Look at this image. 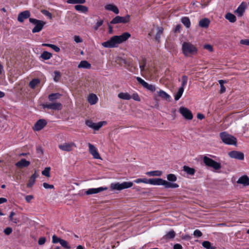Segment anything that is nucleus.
I'll use <instances>...</instances> for the list:
<instances>
[{
	"label": "nucleus",
	"instance_id": "obj_59",
	"mask_svg": "<svg viewBox=\"0 0 249 249\" xmlns=\"http://www.w3.org/2000/svg\"><path fill=\"white\" fill-rule=\"evenodd\" d=\"M240 43L243 45L249 46V39H241Z\"/></svg>",
	"mask_w": 249,
	"mask_h": 249
},
{
	"label": "nucleus",
	"instance_id": "obj_57",
	"mask_svg": "<svg viewBox=\"0 0 249 249\" xmlns=\"http://www.w3.org/2000/svg\"><path fill=\"white\" fill-rule=\"evenodd\" d=\"M204 48L208 50L209 51L212 52L213 51V48L212 45L210 44H206L204 46Z\"/></svg>",
	"mask_w": 249,
	"mask_h": 249
},
{
	"label": "nucleus",
	"instance_id": "obj_29",
	"mask_svg": "<svg viewBox=\"0 0 249 249\" xmlns=\"http://www.w3.org/2000/svg\"><path fill=\"white\" fill-rule=\"evenodd\" d=\"M61 94L59 93H52L48 96V99L50 101H53L56 99H59Z\"/></svg>",
	"mask_w": 249,
	"mask_h": 249
},
{
	"label": "nucleus",
	"instance_id": "obj_4",
	"mask_svg": "<svg viewBox=\"0 0 249 249\" xmlns=\"http://www.w3.org/2000/svg\"><path fill=\"white\" fill-rule=\"evenodd\" d=\"M132 186L133 183L132 182H123L122 183H112L110 184V187L111 190L121 191L130 188Z\"/></svg>",
	"mask_w": 249,
	"mask_h": 249
},
{
	"label": "nucleus",
	"instance_id": "obj_35",
	"mask_svg": "<svg viewBox=\"0 0 249 249\" xmlns=\"http://www.w3.org/2000/svg\"><path fill=\"white\" fill-rule=\"evenodd\" d=\"M158 95L159 96L161 97L162 98L167 100L170 98V95H168L166 92L164 91L163 90H160L158 92Z\"/></svg>",
	"mask_w": 249,
	"mask_h": 249
},
{
	"label": "nucleus",
	"instance_id": "obj_34",
	"mask_svg": "<svg viewBox=\"0 0 249 249\" xmlns=\"http://www.w3.org/2000/svg\"><path fill=\"white\" fill-rule=\"evenodd\" d=\"M40 83L38 79H34L30 82L29 86L31 89H35V87Z\"/></svg>",
	"mask_w": 249,
	"mask_h": 249
},
{
	"label": "nucleus",
	"instance_id": "obj_46",
	"mask_svg": "<svg viewBox=\"0 0 249 249\" xmlns=\"http://www.w3.org/2000/svg\"><path fill=\"white\" fill-rule=\"evenodd\" d=\"M60 244L63 247L66 249H69L71 248V247L69 245L68 243L63 239H61Z\"/></svg>",
	"mask_w": 249,
	"mask_h": 249
},
{
	"label": "nucleus",
	"instance_id": "obj_9",
	"mask_svg": "<svg viewBox=\"0 0 249 249\" xmlns=\"http://www.w3.org/2000/svg\"><path fill=\"white\" fill-rule=\"evenodd\" d=\"M58 147L62 151L70 152L76 147V145L73 142H64L58 145Z\"/></svg>",
	"mask_w": 249,
	"mask_h": 249
},
{
	"label": "nucleus",
	"instance_id": "obj_30",
	"mask_svg": "<svg viewBox=\"0 0 249 249\" xmlns=\"http://www.w3.org/2000/svg\"><path fill=\"white\" fill-rule=\"evenodd\" d=\"M78 67L79 68H86L89 69L91 67V65L88 61L86 60L81 61L79 64Z\"/></svg>",
	"mask_w": 249,
	"mask_h": 249
},
{
	"label": "nucleus",
	"instance_id": "obj_2",
	"mask_svg": "<svg viewBox=\"0 0 249 249\" xmlns=\"http://www.w3.org/2000/svg\"><path fill=\"white\" fill-rule=\"evenodd\" d=\"M219 136L222 142L226 144L236 145L237 144V139L226 132H221Z\"/></svg>",
	"mask_w": 249,
	"mask_h": 249
},
{
	"label": "nucleus",
	"instance_id": "obj_45",
	"mask_svg": "<svg viewBox=\"0 0 249 249\" xmlns=\"http://www.w3.org/2000/svg\"><path fill=\"white\" fill-rule=\"evenodd\" d=\"M167 178L170 181H176L177 179L176 176L172 174H170L167 175Z\"/></svg>",
	"mask_w": 249,
	"mask_h": 249
},
{
	"label": "nucleus",
	"instance_id": "obj_27",
	"mask_svg": "<svg viewBox=\"0 0 249 249\" xmlns=\"http://www.w3.org/2000/svg\"><path fill=\"white\" fill-rule=\"evenodd\" d=\"M118 97L120 99L126 100L131 98V96L127 92H120L118 94Z\"/></svg>",
	"mask_w": 249,
	"mask_h": 249
},
{
	"label": "nucleus",
	"instance_id": "obj_28",
	"mask_svg": "<svg viewBox=\"0 0 249 249\" xmlns=\"http://www.w3.org/2000/svg\"><path fill=\"white\" fill-rule=\"evenodd\" d=\"M74 8L76 10L82 13H86L88 11V7L84 5H76Z\"/></svg>",
	"mask_w": 249,
	"mask_h": 249
},
{
	"label": "nucleus",
	"instance_id": "obj_31",
	"mask_svg": "<svg viewBox=\"0 0 249 249\" xmlns=\"http://www.w3.org/2000/svg\"><path fill=\"white\" fill-rule=\"evenodd\" d=\"M225 18L231 22H234L236 20L235 16L231 13L227 14L225 16Z\"/></svg>",
	"mask_w": 249,
	"mask_h": 249
},
{
	"label": "nucleus",
	"instance_id": "obj_22",
	"mask_svg": "<svg viewBox=\"0 0 249 249\" xmlns=\"http://www.w3.org/2000/svg\"><path fill=\"white\" fill-rule=\"evenodd\" d=\"M163 186L165 188H176L178 187V185L176 183L168 182L165 180H163Z\"/></svg>",
	"mask_w": 249,
	"mask_h": 249
},
{
	"label": "nucleus",
	"instance_id": "obj_40",
	"mask_svg": "<svg viewBox=\"0 0 249 249\" xmlns=\"http://www.w3.org/2000/svg\"><path fill=\"white\" fill-rule=\"evenodd\" d=\"M202 245L206 249H215V247L211 246V243L208 241L203 242Z\"/></svg>",
	"mask_w": 249,
	"mask_h": 249
},
{
	"label": "nucleus",
	"instance_id": "obj_17",
	"mask_svg": "<svg viewBox=\"0 0 249 249\" xmlns=\"http://www.w3.org/2000/svg\"><path fill=\"white\" fill-rule=\"evenodd\" d=\"M30 12L29 11H24L19 14L18 17V20L20 22H23L25 19L29 18L30 17Z\"/></svg>",
	"mask_w": 249,
	"mask_h": 249
},
{
	"label": "nucleus",
	"instance_id": "obj_5",
	"mask_svg": "<svg viewBox=\"0 0 249 249\" xmlns=\"http://www.w3.org/2000/svg\"><path fill=\"white\" fill-rule=\"evenodd\" d=\"M29 21L35 25V27L32 29L33 33L40 32L46 23L44 21L33 18H30Z\"/></svg>",
	"mask_w": 249,
	"mask_h": 249
},
{
	"label": "nucleus",
	"instance_id": "obj_60",
	"mask_svg": "<svg viewBox=\"0 0 249 249\" xmlns=\"http://www.w3.org/2000/svg\"><path fill=\"white\" fill-rule=\"evenodd\" d=\"M51 48L53 49L55 52H59L60 51V48L57 46L52 44Z\"/></svg>",
	"mask_w": 249,
	"mask_h": 249
},
{
	"label": "nucleus",
	"instance_id": "obj_7",
	"mask_svg": "<svg viewBox=\"0 0 249 249\" xmlns=\"http://www.w3.org/2000/svg\"><path fill=\"white\" fill-rule=\"evenodd\" d=\"M130 17L127 15L125 17L116 16L110 22V24L127 23L130 21Z\"/></svg>",
	"mask_w": 249,
	"mask_h": 249
},
{
	"label": "nucleus",
	"instance_id": "obj_21",
	"mask_svg": "<svg viewBox=\"0 0 249 249\" xmlns=\"http://www.w3.org/2000/svg\"><path fill=\"white\" fill-rule=\"evenodd\" d=\"M164 179L160 178H150L149 184L154 185H163Z\"/></svg>",
	"mask_w": 249,
	"mask_h": 249
},
{
	"label": "nucleus",
	"instance_id": "obj_18",
	"mask_svg": "<svg viewBox=\"0 0 249 249\" xmlns=\"http://www.w3.org/2000/svg\"><path fill=\"white\" fill-rule=\"evenodd\" d=\"M30 164L29 161L26 160L25 159H22L19 161L17 162L15 165L18 168H22L28 167Z\"/></svg>",
	"mask_w": 249,
	"mask_h": 249
},
{
	"label": "nucleus",
	"instance_id": "obj_23",
	"mask_svg": "<svg viewBox=\"0 0 249 249\" xmlns=\"http://www.w3.org/2000/svg\"><path fill=\"white\" fill-rule=\"evenodd\" d=\"M237 183L244 185H249V178L247 176H242L238 179Z\"/></svg>",
	"mask_w": 249,
	"mask_h": 249
},
{
	"label": "nucleus",
	"instance_id": "obj_13",
	"mask_svg": "<svg viewBox=\"0 0 249 249\" xmlns=\"http://www.w3.org/2000/svg\"><path fill=\"white\" fill-rule=\"evenodd\" d=\"M89 152L95 159H101V156L97 151V148L90 143H88Z\"/></svg>",
	"mask_w": 249,
	"mask_h": 249
},
{
	"label": "nucleus",
	"instance_id": "obj_56",
	"mask_svg": "<svg viewBox=\"0 0 249 249\" xmlns=\"http://www.w3.org/2000/svg\"><path fill=\"white\" fill-rule=\"evenodd\" d=\"M74 40L76 43H81L82 42V39L79 36H74Z\"/></svg>",
	"mask_w": 249,
	"mask_h": 249
},
{
	"label": "nucleus",
	"instance_id": "obj_41",
	"mask_svg": "<svg viewBox=\"0 0 249 249\" xmlns=\"http://www.w3.org/2000/svg\"><path fill=\"white\" fill-rule=\"evenodd\" d=\"M176 233L175 232L172 230L168 232L164 236V238L165 239H172L175 236Z\"/></svg>",
	"mask_w": 249,
	"mask_h": 249
},
{
	"label": "nucleus",
	"instance_id": "obj_55",
	"mask_svg": "<svg viewBox=\"0 0 249 249\" xmlns=\"http://www.w3.org/2000/svg\"><path fill=\"white\" fill-rule=\"evenodd\" d=\"M54 74H55V77H54V80L56 82H57L59 80L60 77V72L57 71H55Z\"/></svg>",
	"mask_w": 249,
	"mask_h": 249
},
{
	"label": "nucleus",
	"instance_id": "obj_6",
	"mask_svg": "<svg viewBox=\"0 0 249 249\" xmlns=\"http://www.w3.org/2000/svg\"><path fill=\"white\" fill-rule=\"evenodd\" d=\"M203 160L206 166L212 167L215 170H218L221 167L220 163L214 161L207 156H204Z\"/></svg>",
	"mask_w": 249,
	"mask_h": 249
},
{
	"label": "nucleus",
	"instance_id": "obj_36",
	"mask_svg": "<svg viewBox=\"0 0 249 249\" xmlns=\"http://www.w3.org/2000/svg\"><path fill=\"white\" fill-rule=\"evenodd\" d=\"M146 174L149 176H160L162 175V172L160 171H153L148 172Z\"/></svg>",
	"mask_w": 249,
	"mask_h": 249
},
{
	"label": "nucleus",
	"instance_id": "obj_54",
	"mask_svg": "<svg viewBox=\"0 0 249 249\" xmlns=\"http://www.w3.org/2000/svg\"><path fill=\"white\" fill-rule=\"evenodd\" d=\"M43 186L45 188V189H53L54 188V186L53 185H52V184H49L47 183H46V182H44L43 183Z\"/></svg>",
	"mask_w": 249,
	"mask_h": 249
},
{
	"label": "nucleus",
	"instance_id": "obj_24",
	"mask_svg": "<svg viewBox=\"0 0 249 249\" xmlns=\"http://www.w3.org/2000/svg\"><path fill=\"white\" fill-rule=\"evenodd\" d=\"M38 176V174H36V171L35 173L31 176V177L30 178V179L29 180V182L27 184V186L28 188H31L33 186V185L34 184L36 178Z\"/></svg>",
	"mask_w": 249,
	"mask_h": 249
},
{
	"label": "nucleus",
	"instance_id": "obj_53",
	"mask_svg": "<svg viewBox=\"0 0 249 249\" xmlns=\"http://www.w3.org/2000/svg\"><path fill=\"white\" fill-rule=\"evenodd\" d=\"M131 98L136 101H140L141 99L137 93H133L131 96Z\"/></svg>",
	"mask_w": 249,
	"mask_h": 249
},
{
	"label": "nucleus",
	"instance_id": "obj_51",
	"mask_svg": "<svg viewBox=\"0 0 249 249\" xmlns=\"http://www.w3.org/2000/svg\"><path fill=\"white\" fill-rule=\"evenodd\" d=\"M42 13L44 15H45L46 16L48 17V18H49L50 19L52 18V14L49 12L47 10H43L42 11Z\"/></svg>",
	"mask_w": 249,
	"mask_h": 249
},
{
	"label": "nucleus",
	"instance_id": "obj_63",
	"mask_svg": "<svg viewBox=\"0 0 249 249\" xmlns=\"http://www.w3.org/2000/svg\"><path fill=\"white\" fill-rule=\"evenodd\" d=\"M181 29V25H177L174 29L175 32H179L180 30Z\"/></svg>",
	"mask_w": 249,
	"mask_h": 249
},
{
	"label": "nucleus",
	"instance_id": "obj_14",
	"mask_svg": "<svg viewBox=\"0 0 249 249\" xmlns=\"http://www.w3.org/2000/svg\"><path fill=\"white\" fill-rule=\"evenodd\" d=\"M107 189V187H100L97 188H89L85 191V194L88 196L91 195L98 194L102 191H106Z\"/></svg>",
	"mask_w": 249,
	"mask_h": 249
},
{
	"label": "nucleus",
	"instance_id": "obj_8",
	"mask_svg": "<svg viewBox=\"0 0 249 249\" xmlns=\"http://www.w3.org/2000/svg\"><path fill=\"white\" fill-rule=\"evenodd\" d=\"M86 124L89 127L93 128L95 130H98L103 125L107 124V122L106 121H101L96 124L90 120H87L86 121Z\"/></svg>",
	"mask_w": 249,
	"mask_h": 249
},
{
	"label": "nucleus",
	"instance_id": "obj_12",
	"mask_svg": "<svg viewBox=\"0 0 249 249\" xmlns=\"http://www.w3.org/2000/svg\"><path fill=\"white\" fill-rule=\"evenodd\" d=\"M42 106L44 108L53 110H61L62 108V105L58 102L47 103L43 104Z\"/></svg>",
	"mask_w": 249,
	"mask_h": 249
},
{
	"label": "nucleus",
	"instance_id": "obj_47",
	"mask_svg": "<svg viewBox=\"0 0 249 249\" xmlns=\"http://www.w3.org/2000/svg\"><path fill=\"white\" fill-rule=\"evenodd\" d=\"M62 239L57 237L55 235H53L52 237V242L54 244L60 243V241Z\"/></svg>",
	"mask_w": 249,
	"mask_h": 249
},
{
	"label": "nucleus",
	"instance_id": "obj_33",
	"mask_svg": "<svg viewBox=\"0 0 249 249\" xmlns=\"http://www.w3.org/2000/svg\"><path fill=\"white\" fill-rule=\"evenodd\" d=\"M52 56V54L48 52H43L40 55V57L44 60H48Z\"/></svg>",
	"mask_w": 249,
	"mask_h": 249
},
{
	"label": "nucleus",
	"instance_id": "obj_49",
	"mask_svg": "<svg viewBox=\"0 0 249 249\" xmlns=\"http://www.w3.org/2000/svg\"><path fill=\"white\" fill-rule=\"evenodd\" d=\"M193 234L196 237H200L202 235V232L198 230H195Z\"/></svg>",
	"mask_w": 249,
	"mask_h": 249
},
{
	"label": "nucleus",
	"instance_id": "obj_39",
	"mask_svg": "<svg viewBox=\"0 0 249 249\" xmlns=\"http://www.w3.org/2000/svg\"><path fill=\"white\" fill-rule=\"evenodd\" d=\"M184 91V89L183 88H179L178 92L175 95V100L178 101L182 96Z\"/></svg>",
	"mask_w": 249,
	"mask_h": 249
},
{
	"label": "nucleus",
	"instance_id": "obj_19",
	"mask_svg": "<svg viewBox=\"0 0 249 249\" xmlns=\"http://www.w3.org/2000/svg\"><path fill=\"white\" fill-rule=\"evenodd\" d=\"M246 8V5L245 3L242 2L237 8L235 11V13L237 14L238 17H242L245 11Z\"/></svg>",
	"mask_w": 249,
	"mask_h": 249
},
{
	"label": "nucleus",
	"instance_id": "obj_26",
	"mask_svg": "<svg viewBox=\"0 0 249 249\" xmlns=\"http://www.w3.org/2000/svg\"><path fill=\"white\" fill-rule=\"evenodd\" d=\"M98 97L94 94H90L88 98V102L90 105H94L98 101Z\"/></svg>",
	"mask_w": 249,
	"mask_h": 249
},
{
	"label": "nucleus",
	"instance_id": "obj_16",
	"mask_svg": "<svg viewBox=\"0 0 249 249\" xmlns=\"http://www.w3.org/2000/svg\"><path fill=\"white\" fill-rule=\"evenodd\" d=\"M47 124V122L44 119H40L35 124L34 130L35 131H39L41 130Z\"/></svg>",
	"mask_w": 249,
	"mask_h": 249
},
{
	"label": "nucleus",
	"instance_id": "obj_11",
	"mask_svg": "<svg viewBox=\"0 0 249 249\" xmlns=\"http://www.w3.org/2000/svg\"><path fill=\"white\" fill-rule=\"evenodd\" d=\"M136 79L139 83H140L144 88L146 89L147 90L152 92H154L156 90V87L155 85L149 84L148 83L139 77H137Z\"/></svg>",
	"mask_w": 249,
	"mask_h": 249
},
{
	"label": "nucleus",
	"instance_id": "obj_64",
	"mask_svg": "<svg viewBox=\"0 0 249 249\" xmlns=\"http://www.w3.org/2000/svg\"><path fill=\"white\" fill-rule=\"evenodd\" d=\"M150 180V178L147 179L146 178H142V183H144L145 184H149V181Z\"/></svg>",
	"mask_w": 249,
	"mask_h": 249
},
{
	"label": "nucleus",
	"instance_id": "obj_48",
	"mask_svg": "<svg viewBox=\"0 0 249 249\" xmlns=\"http://www.w3.org/2000/svg\"><path fill=\"white\" fill-rule=\"evenodd\" d=\"M145 65H146V60L145 59H143L142 60V63L140 66V68L141 72H143L145 71Z\"/></svg>",
	"mask_w": 249,
	"mask_h": 249
},
{
	"label": "nucleus",
	"instance_id": "obj_38",
	"mask_svg": "<svg viewBox=\"0 0 249 249\" xmlns=\"http://www.w3.org/2000/svg\"><path fill=\"white\" fill-rule=\"evenodd\" d=\"M163 32V29L162 27L158 28V32L156 34L155 36V39L158 42H160V36L162 35Z\"/></svg>",
	"mask_w": 249,
	"mask_h": 249
},
{
	"label": "nucleus",
	"instance_id": "obj_37",
	"mask_svg": "<svg viewBox=\"0 0 249 249\" xmlns=\"http://www.w3.org/2000/svg\"><path fill=\"white\" fill-rule=\"evenodd\" d=\"M182 23L187 27L189 28L191 26V22L188 17H183L181 20Z\"/></svg>",
	"mask_w": 249,
	"mask_h": 249
},
{
	"label": "nucleus",
	"instance_id": "obj_61",
	"mask_svg": "<svg viewBox=\"0 0 249 249\" xmlns=\"http://www.w3.org/2000/svg\"><path fill=\"white\" fill-rule=\"evenodd\" d=\"M33 198L34 197L32 195H28L26 196L25 200L28 203H30Z\"/></svg>",
	"mask_w": 249,
	"mask_h": 249
},
{
	"label": "nucleus",
	"instance_id": "obj_44",
	"mask_svg": "<svg viewBox=\"0 0 249 249\" xmlns=\"http://www.w3.org/2000/svg\"><path fill=\"white\" fill-rule=\"evenodd\" d=\"M187 81H188V77L186 75L182 76L181 87L180 88H183V89H184V87L187 85Z\"/></svg>",
	"mask_w": 249,
	"mask_h": 249
},
{
	"label": "nucleus",
	"instance_id": "obj_58",
	"mask_svg": "<svg viewBox=\"0 0 249 249\" xmlns=\"http://www.w3.org/2000/svg\"><path fill=\"white\" fill-rule=\"evenodd\" d=\"M45 242H46V238L45 237H40L39 239L38 243L40 245H42L44 244Z\"/></svg>",
	"mask_w": 249,
	"mask_h": 249
},
{
	"label": "nucleus",
	"instance_id": "obj_52",
	"mask_svg": "<svg viewBox=\"0 0 249 249\" xmlns=\"http://www.w3.org/2000/svg\"><path fill=\"white\" fill-rule=\"evenodd\" d=\"M12 231H13V230L11 228L7 227L4 229V232L6 235H8L12 233Z\"/></svg>",
	"mask_w": 249,
	"mask_h": 249
},
{
	"label": "nucleus",
	"instance_id": "obj_10",
	"mask_svg": "<svg viewBox=\"0 0 249 249\" xmlns=\"http://www.w3.org/2000/svg\"><path fill=\"white\" fill-rule=\"evenodd\" d=\"M179 113L186 120H191L193 118L192 112L187 108L181 107L179 109Z\"/></svg>",
	"mask_w": 249,
	"mask_h": 249
},
{
	"label": "nucleus",
	"instance_id": "obj_3",
	"mask_svg": "<svg viewBox=\"0 0 249 249\" xmlns=\"http://www.w3.org/2000/svg\"><path fill=\"white\" fill-rule=\"evenodd\" d=\"M182 50L185 56L194 55L197 53L196 48L190 42H183L182 45Z\"/></svg>",
	"mask_w": 249,
	"mask_h": 249
},
{
	"label": "nucleus",
	"instance_id": "obj_25",
	"mask_svg": "<svg viewBox=\"0 0 249 249\" xmlns=\"http://www.w3.org/2000/svg\"><path fill=\"white\" fill-rule=\"evenodd\" d=\"M210 23V20L207 18L201 19L199 22V26L202 28H208Z\"/></svg>",
	"mask_w": 249,
	"mask_h": 249
},
{
	"label": "nucleus",
	"instance_id": "obj_62",
	"mask_svg": "<svg viewBox=\"0 0 249 249\" xmlns=\"http://www.w3.org/2000/svg\"><path fill=\"white\" fill-rule=\"evenodd\" d=\"M174 249H182V247L179 244H175L173 247Z\"/></svg>",
	"mask_w": 249,
	"mask_h": 249
},
{
	"label": "nucleus",
	"instance_id": "obj_32",
	"mask_svg": "<svg viewBox=\"0 0 249 249\" xmlns=\"http://www.w3.org/2000/svg\"><path fill=\"white\" fill-rule=\"evenodd\" d=\"M183 170L185 171L188 174L191 175H194L195 173V169L189 167V166L186 165L183 166Z\"/></svg>",
	"mask_w": 249,
	"mask_h": 249
},
{
	"label": "nucleus",
	"instance_id": "obj_20",
	"mask_svg": "<svg viewBox=\"0 0 249 249\" xmlns=\"http://www.w3.org/2000/svg\"><path fill=\"white\" fill-rule=\"evenodd\" d=\"M105 8L107 10L113 12L116 14H118L119 13V10L118 7L114 4H107L105 6Z\"/></svg>",
	"mask_w": 249,
	"mask_h": 249
},
{
	"label": "nucleus",
	"instance_id": "obj_50",
	"mask_svg": "<svg viewBox=\"0 0 249 249\" xmlns=\"http://www.w3.org/2000/svg\"><path fill=\"white\" fill-rule=\"evenodd\" d=\"M103 23V20H100L97 22V23L95 24V25L94 26V29L95 30H97L99 27H100Z\"/></svg>",
	"mask_w": 249,
	"mask_h": 249
},
{
	"label": "nucleus",
	"instance_id": "obj_15",
	"mask_svg": "<svg viewBox=\"0 0 249 249\" xmlns=\"http://www.w3.org/2000/svg\"><path fill=\"white\" fill-rule=\"evenodd\" d=\"M228 154L231 158L239 160H243L244 158V154L242 152L237 151H231Z\"/></svg>",
	"mask_w": 249,
	"mask_h": 249
},
{
	"label": "nucleus",
	"instance_id": "obj_1",
	"mask_svg": "<svg viewBox=\"0 0 249 249\" xmlns=\"http://www.w3.org/2000/svg\"><path fill=\"white\" fill-rule=\"evenodd\" d=\"M130 36L131 35L128 32L124 33L120 36H114L107 41L103 42L102 45L108 48L116 47L118 44L126 41Z\"/></svg>",
	"mask_w": 249,
	"mask_h": 249
},
{
	"label": "nucleus",
	"instance_id": "obj_43",
	"mask_svg": "<svg viewBox=\"0 0 249 249\" xmlns=\"http://www.w3.org/2000/svg\"><path fill=\"white\" fill-rule=\"evenodd\" d=\"M50 170H51L50 167L45 168V169L42 171V174L47 177H50Z\"/></svg>",
	"mask_w": 249,
	"mask_h": 249
},
{
	"label": "nucleus",
	"instance_id": "obj_42",
	"mask_svg": "<svg viewBox=\"0 0 249 249\" xmlns=\"http://www.w3.org/2000/svg\"><path fill=\"white\" fill-rule=\"evenodd\" d=\"M67 3L70 4H84L86 2V0H68Z\"/></svg>",
	"mask_w": 249,
	"mask_h": 249
}]
</instances>
